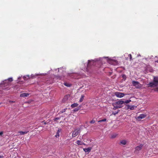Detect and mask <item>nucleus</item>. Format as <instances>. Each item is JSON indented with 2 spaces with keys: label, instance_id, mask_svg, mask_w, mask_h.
Wrapping results in <instances>:
<instances>
[{
  "label": "nucleus",
  "instance_id": "obj_1",
  "mask_svg": "<svg viewBox=\"0 0 158 158\" xmlns=\"http://www.w3.org/2000/svg\"><path fill=\"white\" fill-rule=\"evenodd\" d=\"M149 86H156L158 85V77H154L153 82H150L148 84Z\"/></svg>",
  "mask_w": 158,
  "mask_h": 158
},
{
  "label": "nucleus",
  "instance_id": "obj_2",
  "mask_svg": "<svg viewBox=\"0 0 158 158\" xmlns=\"http://www.w3.org/2000/svg\"><path fill=\"white\" fill-rule=\"evenodd\" d=\"M132 84L137 89L140 88L142 87V85L137 81H133Z\"/></svg>",
  "mask_w": 158,
  "mask_h": 158
},
{
  "label": "nucleus",
  "instance_id": "obj_3",
  "mask_svg": "<svg viewBox=\"0 0 158 158\" xmlns=\"http://www.w3.org/2000/svg\"><path fill=\"white\" fill-rule=\"evenodd\" d=\"M143 146V144H140L139 145L136 147L135 148V152L136 153H138L141 150Z\"/></svg>",
  "mask_w": 158,
  "mask_h": 158
},
{
  "label": "nucleus",
  "instance_id": "obj_4",
  "mask_svg": "<svg viewBox=\"0 0 158 158\" xmlns=\"http://www.w3.org/2000/svg\"><path fill=\"white\" fill-rule=\"evenodd\" d=\"M80 133V129H76L73 132L72 135V137H74Z\"/></svg>",
  "mask_w": 158,
  "mask_h": 158
},
{
  "label": "nucleus",
  "instance_id": "obj_5",
  "mask_svg": "<svg viewBox=\"0 0 158 158\" xmlns=\"http://www.w3.org/2000/svg\"><path fill=\"white\" fill-rule=\"evenodd\" d=\"M124 103L123 101L119 100L117 101L114 103L115 105H117L118 106H121V108L123 107V104Z\"/></svg>",
  "mask_w": 158,
  "mask_h": 158
},
{
  "label": "nucleus",
  "instance_id": "obj_6",
  "mask_svg": "<svg viewBox=\"0 0 158 158\" xmlns=\"http://www.w3.org/2000/svg\"><path fill=\"white\" fill-rule=\"evenodd\" d=\"M115 95L117 97L119 98L123 97L125 95L123 93L118 92H115Z\"/></svg>",
  "mask_w": 158,
  "mask_h": 158
},
{
  "label": "nucleus",
  "instance_id": "obj_7",
  "mask_svg": "<svg viewBox=\"0 0 158 158\" xmlns=\"http://www.w3.org/2000/svg\"><path fill=\"white\" fill-rule=\"evenodd\" d=\"M10 84V82H8V80H5L3 81L1 83V85L2 86H7L8 85Z\"/></svg>",
  "mask_w": 158,
  "mask_h": 158
},
{
  "label": "nucleus",
  "instance_id": "obj_8",
  "mask_svg": "<svg viewBox=\"0 0 158 158\" xmlns=\"http://www.w3.org/2000/svg\"><path fill=\"white\" fill-rule=\"evenodd\" d=\"M95 62L93 60H88L87 65V69H88L91 65H93L94 64Z\"/></svg>",
  "mask_w": 158,
  "mask_h": 158
},
{
  "label": "nucleus",
  "instance_id": "obj_9",
  "mask_svg": "<svg viewBox=\"0 0 158 158\" xmlns=\"http://www.w3.org/2000/svg\"><path fill=\"white\" fill-rule=\"evenodd\" d=\"M146 115L144 114H140L139 116L137 118V119L138 120H140L141 119L144 118L146 117Z\"/></svg>",
  "mask_w": 158,
  "mask_h": 158
},
{
  "label": "nucleus",
  "instance_id": "obj_10",
  "mask_svg": "<svg viewBox=\"0 0 158 158\" xmlns=\"http://www.w3.org/2000/svg\"><path fill=\"white\" fill-rule=\"evenodd\" d=\"M70 96L69 94L66 95L64 97L63 100V102H67L69 98L70 97Z\"/></svg>",
  "mask_w": 158,
  "mask_h": 158
},
{
  "label": "nucleus",
  "instance_id": "obj_11",
  "mask_svg": "<svg viewBox=\"0 0 158 158\" xmlns=\"http://www.w3.org/2000/svg\"><path fill=\"white\" fill-rule=\"evenodd\" d=\"M91 149V148H84L83 150L85 152L88 153L90 152Z\"/></svg>",
  "mask_w": 158,
  "mask_h": 158
},
{
  "label": "nucleus",
  "instance_id": "obj_12",
  "mask_svg": "<svg viewBox=\"0 0 158 158\" xmlns=\"http://www.w3.org/2000/svg\"><path fill=\"white\" fill-rule=\"evenodd\" d=\"M127 143V141L125 140H122L120 141V144L125 145Z\"/></svg>",
  "mask_w": 158,
  "mask_h": 158
},
{
  "label": "nucleus",
  "instance_id": "obj_13",
  "mask_svg": "<svg viewBox=\"0 0 158 158\" xmlns=\"http://www.w3.org/2000/svg\"><path fill=\"white\" fill-rule=\"evenodd\" d=\"M76 143L78 145H85V144L84 143L82 142V141H80L79 140H77L76 141Z\"/></svg>",
  "mask_w": 158,
  "mask_h": 158
},
{
  "label": "nucleus",
  "instance_id": "obj_14",
  "mask_svg": "<svg viewBox=\"0 0 158 158\" xmlns=\"http://www.w3.org/2000/svg\"><path fill=\"white\" fill-rule=\"evenodd\" d=\"M29 94L28 93H22L20 95V96L21 97H27L29 95Z\"/></svg>",
  "mask_w": 158,
  "mask_h": 158
},
{
  "label": "nucleus",
  "instance_id": "obj_15",
  "mask_svg": "<svg viewBox=\"0 0 158 158\" xmlns=\"http://www.w3.org/2000/svg\"><path fill=\"white\" fill-rule=\"evenodd\" d=\"M113 106H114L113 109L115 110L116 109L120 108H121V106H118L117 105H115L114 103L113 104Z\"/></svg>",
  "mask_w": 158,
  "mask_h": 158
},
{
  "label": "nucleus",
  "instance_id": "obj_16",
  "mask_svg": "<svg viewBox=\"0 0 158 158\" xmlns=\"http://www.w3.org/2000/svg\"><path fill=\"white\" fill-rule=\"evenodd\" d=\"M61 129H58V131H57L56 134L55 135V136L56 138H58L59 136H60V134L59 133L60 132Z\"/></svg>",
  "mask_w": 158,
  "mask_h": 158
},
{
  "label": "nucleus",
  "instance_id": "obj_17",
  "mask_svg": "<svg viewBox=\"0 0 158 158\" xmlns=\"http://www.w3.org/2000/svg\"><path fill=\"white\" fill-rule=\"evenodd\" d=\"M59 70L58 71V72H61V71H62V74H63V75H61V76H63V77H64V73H65V71H64L63 70V69L62 68H60V69H59ZM61 77H62V76H61Z\"/></svg>",
  "mask_w": 158,
  "mask_h": 158
},
{
  "label": "nucleus",
  "instance_id": "obj_18",
  "mask_svg": "<svg viewBox=\"0 0 158 158\" xmlns=\"http://www.w3.org/2000/svg\"><path fill=\"white\" fill-rule=\"evenodd\" d=\"M28 132V131H19L18 132V133L20 134L21 135H23L27 133Z\"/></svg>",
  "mask_w": 158,
  "mask_h": 158
},
{
  "label": "nucleus",
  "instance_id": "obj_19",
  "mask_svg": "<svg viewBox=\"0 0 158 158\" xmlns=\"http://www.w3.org/2000/svg\"><path fill=\"white\" fill-rule=\"evenodd\" d=\"M137 107L136 106L133 105V106H130V110H133L136 109Z\"/></svg>",
  "mask_w": 158,
  "mask_h": 158
},
{
  "label": "nucleus",
  "instance_id": "obj_20",
  "mask_svg": "<svg viewBox=\"0 0 158 158\" xmlns=\"http://www.w3.org/2000/svg\"><path fill=\"white\" fill-rule=\"evenodd\" d=\"M78 105V104L77 103H75L73 104H72L71 106L72 108H73L76 107H77Z\"/></svg>",
  "mask_w": 158,
  "mask_h": 158
},
{
  "label": "nucleus",
  "instance_id": "obj_21",
  "mask_svg": "<svg viewBox=\"0 0 158 158\" xmlns=\"http://www.w3.org/2000/svg\"><path fill=\"white\" fill-rule=\"evenodd\" d=\"M84 95H82L81 97L80 98V100H79V102H81L83 101V100H84Z\"/></svg>",
  "mask_w": 158,
  "mask_h": 158
},
{
  "label": "nucleus",
  "instance_id": "obj_22",
  "mask_svg": "<svg viewBox=\"0 0 158 158\" xmlns=\"http://www.w3.org/2000/svg\"><path fill=\"white\" fill-rule=\"evenodd\" d=\"M131 102V100L130 99H128L125 101H123L124 103L127 104Z\"/></svg>",
  "mask_w": 158,
  "mask_h": 158
},
{
  "label": "nucleus",
  "instance_id": "obj_23",
  "mask_svg": "<svg viewBox=\"0 0 158 158\" xmlns=\"http://www.w3.org/2000/svg\"><path fill=\"white\" fill-rule=\"evenodd\" d=\"M117 135V134H114L111 135V138L113 139L115 138Z\"/></svg>",
  "mask_w": 158,
  "mask_h": 158
},
{
  "label": "nucleus",
  "instance_id": "obj_24",
  "mask_svg": "<svg viewBox=\"0 0 158 158\" xmlns=\"http://www.w3.org/2000/svg\"><path fill=\"white\" fill-rule=\"evenodd\" d=\"M119 110H118L117 111H112V114L114 115H115L117 114L118 112H119Z\"/></svg>",
  "mask_w": 158,
  "mask_h": 158
},
{
  "label": "nucleus",
  "instance_id": "obj_25",
  "mask_svg": "<svg viewBox=\"0 0 158 158\" xmlns=\"http://www.w3.org/2000/svg\"><path fill=\"white\" fill-rule=\"evenodd\" d=\"M64 85L66 86H67V87H70L71 86V84H70L67 82H65L64 83Z\"/></svg>",
  "mask_w": 158,
  "mask_h": 158
},
{
  "label": "nucleus",
  "instance_id": "obj_26",
  "mask_svg": "<svg viewBox=\"0 0 158 158\" xmlns=\"http://www.w3.org/2000/svg\"><path fill=\"white\" fill-rule=\"evenodd\" d=\"M126 105V106L125 107V110H128L129 109H130V105Z\"/></svg>",
  "mask_w": 158,
  "mask_h": 158
},
{
  "label": "nucleus",
  "instance_id": "obj_27",
  "mask_svg": "<svg viewBox=\"0 0 158 158\" xmlns=\"http://www.w3.org/2000/svg\"><path fill=\"white\" fill-rule=\"evenodd\" d=\"M67 108H66L65 109H64L63 110H61L60 112V114H62L64 112H65L66 111V110H67Z\"/></svg>",
  "mask_w": 158,
  "mask_h": 158
},
{
  "label": "nucleus",
  "instance_id": "obj_28",
  "mask_svg": "<svg viewBox=\"0 0 158 158\" xmlns=\"http://www.w3.org/2000/svg\"><path fill=\"white\" fill-rule=\"evenodd\" d=\"M106 121V118H104V119H103L102 120L98 121V123L102 122H105Z\"/></svg>",
  "mask_w": 158,
  "mask_h": 158
},
{
  "label": "nucleus",
  "instance_id": "obj_29",
  "mask_svg": "<svg viewBox=\"0 0 158 158\" xmlns=\"http://www.w3.org/2000/svg\"><path fill=\"white\" fill-rule=\"evenodd\" d=\"M6 80H8V81L9 82H11V81H13V79H12V78H11V77L9 78L8 79Z\"/></svg>",
  "mask_w": 158,
  "mask_h": 158
},
{
  "label": "nucleus",
  "instance_id": "obj_30",
  "mask_svg": "<svg viewBox=\"0 0 158 158\" xmlns=\"http://www.w3.org/2000/svg\"><path fill=\"white\" fill-rule=\"evenodd\" d=\"M128 57H129L130 60H132V57L131 54H130L128 55Z\"/></svg>",
  "mask_w": 158,
  "mask_h": 158
},
{
  "label": "nucleus",
  "instance_id": "obj_31",
  "mask_svg": "<svg viewBox=\"0 0 158 158\" xmlns=\"http://www.w3.org/2000/svg\"><path fill=\"white\" fill-rule=\"evenodd\" d=\"M95 123V121L94 120H92L90 122V123L91 124H93Z\"/></svg>",
  "mask_w": 158,
  "mask_h": 158
},
{
  "label": "nucleus",
  "instance_id": "obj_32",
  "mask_svg": "<svg viewBox=\"0 0 158 158\" xmlns=\"http://www.w3.org/2000/svg\"><path fill=\"white\" fill-rule=\"evenodd\" d=\"M60 118L59 117L56 118L54 119V121H56L57 120L59 119Z\"/></svg>",
  "mask_w": 158,
  "mask_h": 158
},
{
  "label": "nucleus",
  "instance_id": "obj_33",
  "mask_svg": "<svg viewBox=\"0 0 158 158\" xmlns=\"http://www.w3.org/2000/svg\"><path fill=\"white\" fill-rule=\"evenodd\" d=\"M122 77L123 78V79H126V76L125 75V74H123V75H122Z\"/></svg>",
  "mask_w": 158,
  "mask_h": 158
},
{
  "label": "nucleus",
  "instance_id": "obj_34",
  "mask_svg": "<svg viewBox=\"0 0 158 158\" xmlns=\"http://www.w3.org/2000/svg\"><path fill=\"white\" fill-rule=\"evenodd\" d=\"M3 134V131H1L0 132V136L2 135Z\"/></svg>",
  "mask_w": 158,
  "mask_h": 158
},
{
  "label": "nucleus",
  "instance_id": "obj_35",
  "mask_svg": "<svg viewBox=\"0 0 158 158\" xmlns=\"http://www.w3.org/2000/svg\"><path fill=\"white\" fill-rule=\"evenodd\" d=\"M155 91H156V92H158V87L156 88L155 90Z\"/></svg>",
  "mask_w": 158,
  "mask_h": 158
},
{
  "label": "nucleus",
  "instance_id": "obj_36",
  "mask_svg": "<svg viewBox=\"0 0 158 158\" xmlns=\"http://www.w3.org/2000/svg\"><path fill=\"white\" fill-rule=\"evenodd\" d=\"M42 123H44V125H46V123L44 121L42 122Z\"/></svg>",
  "mask_w": 158,
  "mask_h": 158
},
{
  "label": "nucleus",
  "instance_id": "obj_37",
  "mask_svg": "<svg viewBox=\"0 0 158 158\" xmlns=\"http://www.w3.org/2000/svg\"><path fill=\"white\" fill-rule=\"evenodd\" d=\"M3 157H4V156L3 155H2V156L0 155V158H3Z\"/></svg>",
  "mask_w": 158,
  "mask_h": 158
},
{
  "label": "nucleus",
  "instance_id": "obj_38",
  "mask_svg": "<svg viewBox=\"0 0 158 158\" xmlns=\"http://www.w3.org/2000/svg\"><path fill=\"white\" fill-rule=\"evenodd\" d=\"M46 117L49 118L50 117V116L48 115H47L46 116H45Z\"/></svg>",
  "mask_w": 158,
  "mask_h": 158
},
{
  "label": "nucleus",
  "instance_id": "obj_39",
  "mask_svg": "<svg viewBox=\"0 0 158 158\" xmlns=\"http://www.w3.org/2000/svg\"><path fill=\"white\" fill-rule=\"evenodd\" d=\"M78 109H75V110H74L75 111H78Z\"/></svg>",
  "mask_w": 158,
  "mask_h": 158
},
{
  "label": "nucleus",
  "instance_id": "obj_40",
  "mask_svg": "<svg viewBox=\"0 0 158 158\" xmlns=\"http://www.w3.org/2000/svg\"><path fill=\"white\" fill-rule=\"evenodd\" d=\"M155 62H157V63H158V60H156V61H155Z\"/></svg>",
  "mask_w": 158,
  "mask_h": 158
},
{
  "label": "nucleus",
  "instance_id": "obj_41",
  "mask_svg": "<svg viewBox=\"0 0 158 158\" xmlns=\"http://www.w3.org/2000/svg\"><path fill=\"white\" fill-rule=\"evenodd\" d=\"M73 74H71V76L72 77L73 76Z\"/></svg>",
  "mask_w": 158,
  "mask_h": 158
}]
</instances>
